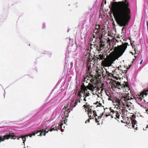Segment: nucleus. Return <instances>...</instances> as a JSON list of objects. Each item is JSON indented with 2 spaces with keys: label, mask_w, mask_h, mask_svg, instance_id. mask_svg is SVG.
<instances>
[{
  "label": "nucleus",
  "mask_w": 148,
  "mask_h": 148,
  "mask_svg": "<svg viewBox=\"0 0 148 148\" xmlns=\"http://www.w3.org/2000/svg\"><path fill=\"white\" fill-rule=\"evenodd\" d=\"M122 86H123V88L127 87L129 89H130L128 82H124V83L122 84Z\"/></svg>",
  "instance_id": "nucleus-20"
},
{
  "label": "nucleus",
  "mask_w": 148,
  "mask_h": 148,
  "mask_svg": "<svg viewBox=\"0 0 148 148\" xmlns=\"http://www.w3.org/2000/svg\"><path fill=\"white\" fill-rule=\"evenodd\" d=\"M88 116L90 119H93L94 118H95L96 116H97L95 110H94L93 112H92L90 113H88Z\"/></svg>",
  "instance_id": "nucleus-13"
},
{
  "label": "nucleus",
  "mask_w": 148,
  "mask_h": 148,
  "mask_svg": "<svg viewBox=\"0 0 148 148\" xmlns=\"http://www.w3.org/2000/svg\"><path fill=\"white\" fill-rule=\"evenodd\" d=\"M115 70L112 71V73L114 74V77L115 79L118 80L119 79H121V75L119 73V72L118 71V72H115Z\"/></svg>",
  "instance_id": "nucleus-15"
},
{
  "label": "nucleus",
  "mask_w": 148,
  "mask_h": 148,
  "mask_svg": "<svg viewBox=\"0 0 148 148\" xmlns=\"http://www.w3.org/2000/svg\"><path fill=\"white\" fill-rule=\"evenodd\" d=\"M44 132H45V129H43L42 130H41L38 131H37L35 132H33L31 134H30V137H31L32 136L35 135L36 134H37L39 133H40V135L41 136L42 135L45 136L46 134Z\"/></svg>",
  "instance_id": "nucleus-12"
},
{
  "label": "nucleus",
  "mask_w": 148,
  "mask_h": 148,
  "mask_svg": "<svg viewBox=\"0 0 148 148\" xmlns=\"http://www.w3.org/2000/svg\"><path fill=\"white\" fill-rule=\"evenodd\" d=\"M143 61V60H142L140 62V64H141L142 63Z\"/></svg>",
  "instance_id": "nucleus-40"
},
{
  "label": "nucleus",
  "mask_w": 148,
  "mask_h": 148,
  "mask_svg": "<svg viewBox=\"0 0 148 148\" xmlns=\"http://www.w3.org/2000/svg\"><path fill=\"white\" fill-rule=\"evenodd\" d=\"M95 78L92 79H91L90 81L92 82V83H94L93 82H94V81L95 80Z\"/></svg>",
  "instance_id": "nucleus-33"
},
{
  "label": "nucleus",
  "mask_w": 148,
  "mask_h": 148,
  "mask_svg": "<svg viewBox=\"0 0 148 148\" xmlns=\"http://www.w3.org/2000/svg\"><path fill=\"white\" fill-rule=\"evenodd\" d=\"M114 82H115V86L116 88L120 89L121 88H123V86H122V85L121 84L120 82L116 81H114Z\"/></svg>",
  "instance_id": "nucleus-18"
},
{
  "label": "nucleus",
  "mask_w": 148,
  "mask_h": 148,
  "mask_svg": "<svg viewBox=\"0 0 148 148\" xmlns=\"http://www.w3.org/2000/svg\"><path fill=\"white\" fill-rule=\"evenodd\" d=\"M104 86V83H101L99 84L98 86L96 85H94L90 83H89L88 85L87 86V88L92 91H93L94 90H96V91H97L101 89V91H102L104 89L103 88Z\"/></svg>",
  "instance_id": "nucleus-4"
},
{
  "label": "nucleus",
  "mask_w": 148,
  "mask_h": 148,
  "mask_svg": "<svg viewBox=\"0 0 148 148\" xmlns=\"http://www.w3.org/2000/svg\"><path fill=\"white\" fill-rule=\"evenodd\" d=\"M111 96H110L109 97V98L108 99V100H110V101H112V99H110V97Z\"/></svg>",
  "instance_id": "nucleus-37"
},
{
  "label": "nucleus",
  "mask_w": 148,
  "mask_h": 148,
  "mask_svg": "<svg viewBox=\"0 0 148 148\" xmlns=\"http://www.w3.org/2000/svg\"><path fill=\"white\" fill-rule=\"evenodd\" d=\"M87 69L86 70V71L87 73H90V71L91 70V66L90 65H88V64H87L86 66Z\"/></svg>",
  "instance_id": "nucleus-23"
},
{
  "label": "nucleus",
  "mask_w": 148,
  "mask_h": 148,
  "mask_svg": "<svg viewBox=\"0 0 148 148\" xmlns=\"http://www.w3.org/2000/svg\"><path fill=\"white\" fill-rule=\"evenodd\" d=\"M102 34H101V35L100 34L97 35V37H95L96 38H99L100 40L99 42L98 45L97 46V49L99 51L102 50L104 49V47L105 46V42H104L102 40Z\"/></svg>",
  "instance_id": "nucleus-6"
},
{
  "label": "nucleus",
  "mask_w": 148,
  "mask_h": 148,
  "mask_svg": "<svg viewBox=\"0 0 148 148\" xmlns=\"http://www.w3.org/2000/svg\"><path fill=\"white\" fill-rule=\"evenodd\" d=\"M116 41L118 42V40H116Z\"/></svg>",
  "instance_id": "nucleus-43"
},
{
  "label": "nucleus",
  "mask_w": 148,
  "mask_h": 148,
  "mask_svg": "<svg viewBox=\"0 0 148 148\" xmlns=\"http://www.w3.org/2000/svg\"><path fill=\"white\" fill-rule=\"evenodd\" d=\"M101 25H95V29L94 30V33L93 34V36L94 38H95V37H97V34L101 35L100 34H99V32L101 31V30L100 31L101 29Z\"/></svg>",
  "instance_id": "nucleus-11"
},
{
  "label": "nucleus",
  "mask_w": 148,
  "mask_h": 148,
  "mask_svg": "<svg viewBox=\"0 0 148 148\" xmlns=\"http://www.w3.org/2000/svg\"><path fill=\"white\" fill-rule=\"evenodd\" d=\"M107 95L109 97L110 96H111V95H110V93H109V94H107Z\"/></svg>",
  "instance_id": "nucleus-38"
},
{
  "label": "nucleus",
  "mask_w": 148,
  "mask_h": 148,
  "mask_svg": "<svg viewBox=\"0 0 148 148\" xmlns=\"http://www.w3.org/2000/svg\"><path fill=\"white\" fill-rule=\"evenodd\" d=\"M131 98V97H130L129 96L128 93L127 94L125 93V94H124L122 96L120 99H117V101L119 104L121 102L124 106H127V103L128 101Z\"/></svg>",
  "instance_id": "nucleus-5"
},
{
  "label": "nucleus",
  "mask_w": 148,
  "mask_h": 148,
  "mask_svg": "<svg viewBox=\"0 0 148 148\" xmlns=\"http://www.w3.org/2000/svg\"><path fill=\"white\" fill-rule=\"evenodd\" d=\"M101 116H98L97 117V119L95 118V122L97 123H99V121H100V119H101Z\"/></svg>",
  "instance_id": "nucleus-27"
},
{
  "label": "nucleus",
  "mask_w": 148,
  "mask_h": 148,
  "mask_svg": "<svg viewBox=\"0 0 148 148\" xmlns=\"http://www.w3.org/2000/svg\"><path fill=\"white\" fill-rule=\"evenodd\" d=\"M62 130H62V129L61 130V131L62 132Z\"/></svg>",
  "instance_id": "nucleus-41"
},
{
  "label": "nucleus",
  "mask_w": 148,
  "mask_h": 148,
  "mask_svg": "<svg viewBox=\"0 0 148 148\" xmlns=\"http://www.w3.org/2000/svg\"><path fill=\"white\" fill-rule=\"evenodd\" d=\"M104 113L106 114V116L107 117L109 115H111L112 118H114L118 120L119 119L120 114L118 112L116 111H114L113 110H112L111 108L108 109L107 108H106V109H104V112L102 113V116L103 115Z\"/></svg>",
  "instance_id": "nucleus-3"
},
{
  "label": "nucleus",
  "mask_w": 148,
  "mask_h": 148,
  "mask_svg": "<svg viewBox=\"0 0 148 148\" xmlns=\"http://www.w3.org/2000/svg\"><path fill=\"white\" fill-rule=\"evenodd\" d=\"M147 92H148V88L145 89V90H144L142 92H141V95H145L146 96L147 94Z\"/></svg>",
  "instance_id": "nucleus-22"
},
{
  "label": "nucleus",
  "mask_w": 148,
  "mask_h": 148,
  "mask_svg": "<svg viewBox=\"0 0 148 148\" xmlns=\"http://www.w3.org/2000/svg\"><path fill=\"white\" fill-rule=\"evenodd\" d=\"M90 119H88L85 122V123H87V122L88 121V122H89Z\"/></svg>",
  "instance_id": "nucleus-34"
},
{
  "label": "nucleus",
  "mask_w": 148,
  "mask_h": 148,
  "mask_svg": "<svg viewBox=\"0 0 148 148\" xmlns=\"http://www.w3.org/2000/svg\"><path fill=\"white\" fill-rule=\"evenodd\" d=\"M95 104L96 105H97L96 107L98 106L100 107L102 106V104L101 103H99L98 101H97L95 103Z\"/></svg>",
  "instance_id": "nucleus-29"
},
{
  "label": "nucleus",
  "mask_w": 148,
  "mask_h": 148,
  "mask_svg": "<svg viewBox=\"0 0 148 148\" xmlns=\"http://www.w3.org/2000/svg\"><path fill=\"white\" fill-rule=\"evenodd\" d=\"M88 104L87 103H86V104L83 106V107L84 108H85L88 109L87 110L88 113H90L91 112H93V111L90 108H91L92 106H90L89 105H87Z\"/></svg>",
  "instance_id": "nucleus-16"
},
{
  "label": "nucleus",
  "mask_w": 148,
  "mask_h": 148,
  "mask_svg": "<svg viewBox=\"0 0 148 148\" xmlns=\"http://www.w3.org/2000/svg\"><path fill=\"white\" fill-rule=\"evenodd\" d=\"M79 101V100H76L75 103V105L74 106V107H75V106L77 104V103H78V101Z\"/></svg>",
  "instance_id": "nucleus-32"
},
{
  "label": "nucleus",
  "mask_w": 148,
  "mask_h": 148,
  "mask_svg": "<svg viewBox=\"0 0 148 148\" xmlns=\"http://www.w3.org/2000/svg\"><path fill=\"white\" fill-rule=\"evenodd\" d=\"M144 95H141V93L140 94V95L139 96L138 99L140 101H142V99L143 98Z\"/></svg>",
  "instance_id": "nucleus-28"
},
{
  "label": "nucleus",
  "mask_w": 148,
  "mask_h": 148,
  "mask_svg": "<svg viewBox=\"0 0 148 148\" xmlns=\"http://www.w3.org/2000/svg\"><path fill=\"white\" fill-rule=\"evenodd\" d=\"M128 45L127 42H125L121 45L115 47L113 51L108 56H107L106 59L105 58L106 54L103 53L99 55L97 58L101 60H104L103 62L104 66L106 67L111 66L114 61L123 54L127 48ZM113 48L114 47H113L110 50H112L113 49Z\"/></svg>",
  "instance_id": "nucleus-2"
},
{
  "label": "nucleus",
  "mask_w": 148,
  "mask_h": 148,
  "mask_svg": "<svg viewBox=\"0 0 148 148\" xmlns=\"http://www.w3.org/2000/svg\"><path fill=\"white\" fill-rule=\"evenodd\" d=\"M107 72V78H108V79H112V77L113 78H114V74L109 73V72Z\"/></svg>",
  "instance_id": "nucleus-17"
},
{
  "label": "nucleus",
  "mask_w": 148,
  "mask_h": 148,
  "mask_svg": "<svg viewBox=\"0 0 148 148\" xmlns=\"http://www.w3.org/2000/svg\"><path fill=\"white\" fill-rule=\"evenodd\" d=\"M107 72H108L107 70H106V71L105 72L103 70L102 71V75L103 78H105L107 75Z\"/></svg>",
  "instance_id": "nucleus-24"
},
{
  "label": "nucleus",
  "mask_w": 148,
  "mask_h": 148,
  "mask_svg": "<svg viewBox=\"0 0 148 148\" xmlns=\"http://www.w3.org/2000/svg\"><path fill=\"white\" fill-rule=\"evenodd\" d=\"M112 6V11L117 23L121 27L128 25L131 18V12L127 1L115 2Z\"/></svg>",
  "instance_id": "nucleus-1"
},
{
  "label": "nucleus",
  "mask_w": 148,
  "mask_h": 148,
  "mask_svg": "<svg viewBox=\"0 0 148 148\" xmlns=\"http://www.w3.org/2000/svg\"><path fill=\"white\" fill-rule=\"evenodd\" d=\"M88 89L87 88V86H86L83 84V85H82L81 86V90L78 93V96L80 97L81 96V94L84 93L83 97H86L90 95L89 91L87 90Z\"/></svg>",
  "instance_id": "nucleus-8"
},
{
  "label": "nucleus",
  "mask_w": 148,
  "mask_h": 148,
  "mask_svg": "<svg viewBox=\"0 0 148 148\" xmlns=\"http://www.w3.org/2000/svg\"><path fill=\"white\" fill-rule=\"evenodd\" d=\"M125 67L122 66L121 65H120L118 67L116 68L115 70V72H118V71L119 72V73L120 74L122 75L123 74H124V75L127 71V70H123V69H125Z\"/></svg>",
  "instance_id": "nucleus-10"
},
{
  "label": "nucleus",
  "mask_w": 148,
  "mask_h": 148,
  "mask_svg": "<svg viewBox=\"0 0 148 148\" xmlns=\"http://www.w3.org/2000/svg\"><path fill=\"white\" fill-rule=\"evenodd\" d=\"M126 28L125 27H123L122 29V31L123 33H125L126 31Z\"/></svg>",
  "instance_id": "nucleus-30"
},
{
  "label": "nucleus",
  "mask_w": 148,
  "mask_h": 148,
  "mask_svg": "<svg viewBox=\"0 0 148 148\" xmlns=\"http://www.w3.org/2000/svg\"><path fill=\"white\" fill-rule=\"evenodd\" d=\"M49 131V130H48V131H47L46 130H45V132H45V134H46V133H48Z\"/></svg>",
  "instance_id": "nucleus-36"
},
{
  "label": "nucleus",
  "mask_w": 148,
  "mask_h": 148,
  "mask_svg": "<svg viewBox=\"0 0 148 148\" xmlns=\"http://www.w3.org/2000/svg\"><path fill=\"white\" fill-rule=\"evenodd\" d=\"M102 70L99 69L97 72V76L98 78H101V73H102Z\"/></svg>",
  "instance_id": "nucleus-21"
},
{
  "label": "nucleus",
  "mask_w": 148,
  "mask_h": 148,
  "mask_svg": "<svg viewBox=\"0 0 148 148\" xmlns=\"http://www.w3.org/2000/svg\"><path fill=\"white\" fill-rule=\"evenodd\" d=\"M134 41H133L132 42L131 41V45L132 46V48L134 49L135 51V57L136 58L138 54V49H136V48H135V46L134 44Z\"/></svg>",
  "instance_id": "nucleus-14"
},
{
  "label": "nucleus",
  "mask_w": 148,
  "mask_h": 148,
  "mask_svg": "<svg viewBox=\"0 0 148 148\" xmlns=\"http://www.w3.org/2000/svg\"><path fill=\"white\" fill-rule=\"evenodd\" d=\"M81 96L80 97H79V98L78 99V100H79V101H78V102H79V103H80V99L81 98Z\"/></svg>",
  "instance_id": "nucleus-35"
},
{
  "label": "nucleus",
  "mask_w": 148,
  "mask_h": 148,
  "mask_svg": "<svg viewBox=\"0 0 148 148\" xmlns=\"http://www.w3.org/2000/svg\"><path fill=\"white\" fill-rule=\"evenodd\" d=\"M62 110L64 112V114H62V117L63 119H64L62 121V123H64L65 124L67 121V119H66L68 117L69 114L70 112V110L69 108H68V107H64Z\"/></svg>",
  "instance_id": "nucleus-7"
},
{
  "label": "nucleus",
  "mask_w": 148,
  "mask_h": 148,
  "mask_svg": "<svg viewBox=\"0 0 148 148\" xmlns=\"http://www.w3.org/2000/svg\"><path fill=\"white\" fill-rule=\"evenodd\" d=\"M136 116L134 115L133 114L132 116V118H131V119L132 120V119L133 120L134 119L136 118Z\"/></svg>",
  "instance_id": "nucleus-31"
},
{
  "label": "nucleus",
  "mask_w": 148,
  "mask_h": 148,
  "mask_svg": "<svg viewBox=\"0 0 148 148\" xmlns=\"http://www.w3.org/2000/svg\"><path fill=\"white\" fill-rule=\"evenodd\" d=\"M123 70H125V69H123Z\"/></svg>",
  "instance_id": "nucleus-42"
},
{
  "label": "nucleus",
  "mask_w": 148,
  "mask_h": 148,
  "mask_svg": "<svg viewBox=\"0 0 148 148\" xmlns=\"http://www.w3.org/2000/svg\"><path fill=\"white\" fill-rule=\"evenodd\" d=\"M56 128L55 126H54V125H52L51 126V128L49 130V131L50 132H52L53 131H56Z\"/></svg>",
  "instance_id": "nucleus-26"
},
{
  "label": "nucleus",
  "mask_w": 148,
  "mask_h": 148,
  "mask_svg": "<svg viewBox=\"0 0 148 148\" xmlns=\"http://www.w3.org/2000/svg\"><path fill=\"white\" fill-rule=\"evenodd\" d=\"M136 121L134 119L133 120L132 119V127L133 128L135 129H136L137 128V127H135V125L136 124Z\"/></svg>",
  "instance_id": "nucleus-19"
},
{
  "label": "nucleus",
  "mask_w": 148,
  "mask_h": 148,
  "mask_svg": "<svg viewBox=\"0 0 148 148\" xmlns=\"http://www.w3.org/2000/svg\"><path fill=\"white\" fill-rule=\"evenodd\" d=\"M63 124L62 123H61L60 125H58V126H56L55 127L56 128V130L58 131L59 129H61L62 128V126L63 125Z\"/></svg>",
  "instance_id": "nucleus-25"
},
{
  "label": "nucleus",
  "mask_w": 148,
  "mask_h": 148,
  "mask_svg": "<svg viewBox=\"0 0 148 148\" xmlns=\"http://www.w3.org/2000/svg\"><path fill=\"white\" fill-rule=\"evenodd\" d=\"M30 134L28 135H25V136H21L20 137H18V136H15L13 133H10V138L11 139H17V140H19L20 138H22L23 141V143H24V142L25 141L26 138V137H27L28 136H29Z\"/></svg>",
  "instance_id": "nucleus-9"
},
{
  "label": "nucleus",
  "mask_w": 148,
  "mask_h": 148,
  "mask_svg": "<svg viewBox=\"0 0 148 148\" xmlns=\"http://www.w3.org/2000/svg\"><path fill=\"white\" fill-rule=\"evenodd\" d=\"M86 96L85 97V98L84 99V100L85 101H86Z\"/></svg>",
  "instance_id": "nucleus-39"
}]
</instances>
